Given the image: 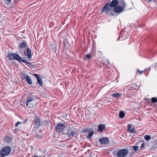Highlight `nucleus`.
Wrapping results in <instances>:
<instances>
[{
  "label": "nucleus",
  "instance_id": "f257e3e1",
  "mask_svg": "<svg viewBox=\"0 0 157 157\" xmlns=\"http://www.w3.org/2000/svg\"><path fill=\"white\" fill-rule=\"evenodd\" d=\"M8 57L9 59L10 60H15L18 61L20 63L21 61L30 65H31L32 64L31 62H29L26 59L20 57L19 55L14 53H9Z\"/></svg>",
  "mask_w": 157,
  "mask_h": 157
},
{
  "label": "nucleus",
  "instance_id": "f03ea898",
  "mask_svg": "<svg viewBox=\"0 0 157 157\" xmlns=\"http://www.w3.org/2000/svg\"><path fill=\"white\" fill-rule=\"evenodd\" d=\"M122 6H117L113 8V11L115 13L119 14L123 11L124 8L126 7V4L124 1H122Z\"/></svg>",
  "mask_w": 157,
  "mask_h": 157
},
{
  "label": "nucleus",
  "instance_id": "7ed1b4c3",
  "mask_svg": "<svg viewBox=\"0 0 157 157\" xmlns=\"http://www.w3.org/2000/svg\"><path fill=\"white\" fill-rule=\"evenodd\" d=\"M21 78H30V77L33 78L34 76H35L36 78H41L40 75L37 74H33L31 73H29V76H28L25 71H23L21 73Z\"/></svg>",
  "mask_w": 157,
  "mask_h": 157
},
{
  "label": "nucleus",
  "instance_id": "20e7f679",
  "mask_svg": "<svg viewBox=\"0 0 157 157\" xmlns=\"http://www.w3.org/2000/svg\"><path fill=\"white\" fill-rule=\"evenodd\" d=\"M11 150V148L10 147L6 146L5 147L1 150L0 153L4 157L9 155L10 154Z\"/></svg>",
  "mask_w": 157,
  "mask_h": 157
},
{
  "label": "nucleus",
  "instance_id": "39448f33",
  "mask_svg": "<svg viewBox=\"0 0 157 157\" xmlns=\"http://www.w3.org/2000/svg\"><path fill=\"white\" fill-rule=\"evenodd\" d=\"M128 153L127 149H123L119 150L117 153V156L118 157H124L126 156Z\"/></svg>",
  "mask_w": 157,
  "mask_h": 157
},
{
  "label": "nucleus",
  "instance_id": "423d86ee",
  "mask_svg": "<svg viewBox=\"0 0 157 157\" xmlns=\"http://www.w3.org/2000/svg\"><path fill=\"white\" fill-rule=\"evenodd\" d=\"M77 132L76 129L73 127L70 128L68 129L67 134L68 136L71 137L76 135Z\"/></svg>",
  "mask_w": 157,
  "mask_h": 157
},
{
  "label": "nucleus",
  "instance_id": "0eeeda50",
  "mask_svg": "<svg viewBox=\"0 0 157 157\" xmlns=\"http://www.w3.org/2000/svg\"><path fill=\"white\" fill-rule=\"evenodd\" d=\"M112 9L109 6V3H107L102 8L101 13H104L105 14H108L109 13V12Z\"/></svg>",
  "mask_w": 157,
  "mask_h": 157
},
{
  "label": "nucleus",
  "instance_id": "6e6552de",
  "mask_svg": "<svg viewBox=\"0 0 157 157\" xmlns=\"http://www.w3.org/2000/svg\"><path fill=\"white\" fill-rule=\"evenodd\" d=\"M65 128L64 124H59L56 126V129L57 132H62Z\"/></svg>",
  "mask_w": 157,
  "mask_h": 157
},
{
  "label": "nucleus",
  "instance_id": "1a4fd4ad",
  "mask_svg": "<svg viewBox=\"0 0 157 157\" xmlns=\"http://www.w3.org/2000/svg\"><path fill=\"white\" fill-rule=\"evenodd\" d=\"M101 144H106L109 143V141L108 138L106 137L102 138L99 140Z\"/></svg>",
  "mask_w": 157,
  "mask_h": 157
},
{
  "label": "nucleus",
  "instance_id": "9d476101",
  "mask_svg": "<svg viewBox=\"0 0 157 157\" xmlns=\"http://www.w3.org/2000/svg\"><path fill=\"white\" fill-rule=\"evenodd\" d=\"M119 2L118 0H113L109 4V5L111 8L112 7L114 8V7L117 6Z\"/></svg>",
  "mask_w": 157,
  "mask_h": 157
},
{
  "label": "nucleus",
  "instance_id": "9b49d317",
  "mask_svg": "<svg viewBox=\"0 0 157 157\" xmlns=\"http://www.w3.org/2000/svg\"><path fill=\"white\" fill-rule=\"evenodd\" d=\"M41 123L40 119L39 118H36L34 120V125L36 128H38L40 126Z\"/></svg>",
  "mask_w": 157,
  "mask_h": 157
},
{
  "label": "nucleus",
  "instance_id": "f8f14e48",
  "mask_svg": "<svg viewBox=\"0 0 157 157\" xmlns=\"http://www.w3.org/2000/svg\"><path fill=\"white\" fill-rule=\"evenodd\" d=\"M33 100V98L31 97H28L26 101V105L29 108H32V106L30 105L29 102H32Z\"/></svg>",
  "mask_w": 157,
  "mask_h": 157
},
{
  "label": "nucleus",
  "instance_id": "ddd939ff",
  "mask_svg": "<svg viewBox=\"0 0 157 157\" xmlns=\"http://www.w3.org/2000/svg\"><path fill=\"white\" fill-rule=\"evenodd\" d=\"M27 56L28 59L30 60L32 58V55L31 50L29 48H27Z\"/></svg>",
  "mask_w": 157,
  "mask_h": 157
},
{
  "label": "nucleus",
  "instance_id": "4468645a",
  "mask_svg": "<svg viewBox=\"0 0 157 157\" xmlns=\"http://www.w3.org/2000/svg\"><path fill=\"white\" fill-rule=\"evenodd\" d=\"M146 70H147V68H145L144 70L143 71H140L138 68H137V70L136 71V75H141V74L144 73V75L146 76H147V75L144 72V71H146Z\"/></svg>",
  "mask_w": 157,
  "mask_h": 157
},
{
  "label": "nucleus",
  "instance_id": "2eb2a0df",
  "mask_svg": "<svg viewBox=\"0 0 157 157\" xmlns=\"http://www.w3.org/2000/svg\"><path fill=\"white\" fill-rule=\"evenodd\" d=\"M105 126L104 124H100L98 126V131H99L101 132H102L103 130L105 129Z\"/></svg>",
  "mask_w": 157,
  "mask_h": 157
},
{
  "label": "nucleus",
  "instance_id": "dca6fc26",
  "mask_svg": "<svg viewBox=\"0 0 157 157\" xmlns=\"http://www.w3.org/2000/svg\"><path fill=\"white\" fill-rule=\"evenodd\" d=\"M132 127V126L131 124H129L127 126V129L128 131L132 133H135L136 132V130L134 128H131Z\"/></svg>",
  "mask_w": 157,
  "mask_h": 157
},
{
  "label": "nucleus",
  "instance_id": "f3484780",
  "mask_svg": "<svg viewBox=\"0 0 157 157\" xmlns=\"http://www.w3.org/2000/svg\"><path fill=\"white\" fill-rule=\"evenodd\" d=\"M26 42L24 40L21 43L20 45V47L21 48H25L26 46Z\"/></svg>",
  "mask_w": 157,
  "mask_h": 157
},
{
  "label": "nucleus",
  "instance_id": "a211bd4d",
  "mask_svg": "<svg viewBox=\"0 0 157 157\" xmlns=\"http://www.w3.org/2000/svg\"><path fill=\"white\" fill-rule=\"evenodd\" d=\"M4 140L6 142L8 143H10L12 140L11 138L8 136H6L4 137Z\"/></svg>",
  "mask_w": 157,
  "mask_h": 157
},
{
  "label": "nucleus",
  "instance_id": "6ab92c4d",
  "mask_svg": "<svg viewBox=\"0 0 157 157\" xmlns=\"http://www.w3.org/2000/svg\"><path fill=\"white\" fill-rule=\"evenodd\" d=\"M94 133V132L93 131H90L88 134V135L87 136V137L88 138H90L92 137Z\"/></svg>",
  "mask_w": 157,
  "mask_h": 157
},
{
  "label": "nucleus",
  "instance_id": "aec40b11",
  "mask_svg": "<svg viewBox=\"0 0 157 157\" xmlns=\"http://www.w3.org/2000/svg\"><path fill=\"white\" fill-rule=\"evenodd\" d=\"M112 95L116 98H119L121 96L120 93H116L113 94Z\"/></svg>",
  "mask_w": 157,
  "mask_h": 157
},
{
  "label": "nucleus",
  "instance_id": "412c9836",
  "mask_svg": "<svg viewBox=\"0 0 157 157\" xmlns=\"http://www.w3.org/2000/svg\"><path fill=\"white\" fill-rule=\"evenodd\" d=\"M125 34V33H122L118 37V40H119V39H121V37H122V36H123L122 37L123 39H126V38L125 36H124Z\"/></svg>",
  "mask_w": 157,
  "mask_h": 157
},
{
  "label": "nucleus",
  "instance_id": "4be33fe9",
  "mask_svg": "<svg viewBox=\"0 0 157 157\" xmlns=\"http://www.w3.org/2000/svg\"><path fill=\"white\" fill-rule=\"evenodd\" d=\"M125 114L123 111H121L119 113V116L121 118H122L124 117Z\"/></svg>",
  "mask_w": 157,
  "mask_h": 157
},
{
  "label": "nucleus",
  "instance_id": "5701e85b",
  "mask_svg": "<svg viewBox=\"0 0 157 157\" xmlns=\"http://www.w3.org/2000/svg\"><path fill=\"white\" fill-rule=\"evenodd\" d=\"M37 82L40 86H42L43 85V82L42 80V79H37Z\"/></svg>",
  "mask_w": 157,
  "mask_h": 157
},
{
  "label": "nucleus",
  "instance_id": "b1692460",
  "mask_svg": "<svg viewBox=\"0 0 157 157\" xmlns=\"http://www.w3.org/2000/svg\"><path fill=\"white\" fill-rule=\"evenodd\" d=\"M151 101L153 103H155L157 102V98H151Z\"/></svg>",
  "mask_w": 157,
  "mask_h": 157
},
{
  "label": "nucleus",
  "instance_id": "393cba45",
  "mask_svg": "<svg viewBox=\"0 0 157 157\" xmlns=\"http://www.w3.org/2000/svg\"><path fill=\"white\" fill-rule=\"evenodd\" d=\"M144 139L146 140H149L151 139V136L149 135H145L144 136Z\"/></svg>",
  "mask_w": 157,
  "mask_h": 157
},
{
  "label": "nucleus",
  "instance_id": "a878e982",
  "mask_svg": "<svg viewBox=\"0 0 157 157\" xmlns=\"http://www.w3.org/2000/svg\"><path fill=\"white\" fill-rule=\"evenodd\" d=\"M139 147L137 146H134L132 148L135 151H136L139 149Z\"/></svg>",
  "mask_w": 157,
  "mask_h": 157
},
{
  "label": "nucleus",
  "instance_id": "bb28decb",
  "mask_svg": "<svg viewBox=\"0 0 157 157\" xmlns=\"http://www.w3.org/2000/svg\"><path fill=\"white\" fill-rule=\"evenodd\" d=\"M86 59H89L92 58V56L90 54H87L86 56Z\"/></svg>",
  "mask_w": 157,
  "mask_h": 157
},
{
  "label": "nucleus",
  "instance_id": "cd10ccee",
  "mask_svg": "<svg viewBox=\"0 0 157 157\" xmlns=\"http://www.w3.org/2000/svg\"><path fill=\"white\" fill-rule=\"evenodd\" d=\"M26 82L30 84H32V82L31 79H26Z\"/></svg>",
  "mask_w": 157,
  "mask_h": 157
},
{
  "label": "nucleus",
  "instance_id": "c85d7f7f",
  "mask_svg": "<svg viewBox=\"0 0 157 157\" xmlns=\"http://www.w3.org/2000/svg\"><path fill=\"white\" fill-rule=\"evenodd\" d=\"M21 124V122L18 121L15 124V126L16 127H17L18 125H19V124Z\"/></svg>",
  "mask_w": 157,
  "mask_h": 157
},
{
  "label": "nucleus",
  "instance_id": "c756f323",
  "mask_svg": "<svg viewBox=\"0 0 157 157\" xmlns=\"http://www.w3.org/2000/svg\"><path fill=\"white\" fill-rule=\"evenodd\" d=\"M144 143H143L141 145V147H140V148H143L144 147Z\"/></svg>",
  "mask_w": 157,
  "mask_h": 157
},
{
  "label": "nucleus",
  "instance_id": "7c9ffc66",
  "mask_svg": "<svg viewBox=\"0 0 157 157\" xmlns=\"http://www.w3.org/2000/svg\"><path fill=\"white\" fill-rule=\"evenodd\" d=\"M29 104H30V105H31V106H32V107L34 106V105H36V104H32L31 102H29Z\"/></svg>",
  "mask_w": 157,
  "mask_h": 157
},
{
  "label": "nucleus",
  "instance_id": "2f4dec72",
  "mask_svg": "<svg viewBox=\"0 0 157 157\" xmlns=\"http://www.w3.org/2000/svg\"><path fill=\"white\" fill-rule=\"evenodd\" d=\"M88 129H83L82 130V132H88Z\"/></svg>",
  "mask_w": 157,
  "mask_h": 157
},
{
  "label": "nucleus",
  "instance_id": "473e14b6",
  "mask_svg": "<svg viewBox=\"0 0 157 157\" xmlns=\"http://www.w3.org/2000/svg\"><path fill=\"white\" fill-rule=\"evenodd\" d=\"M35 136H36V137L37 138H38L39 137H40V136L38 135H36Z\"/></svg>",
  "mask_w": 157,
  "mask_h": 157
},
{
  "label": "nucleus",
  "instance_id": "72a5a7b5",
  "mask_svg": "<svg viewBox=\"0 0 157 157\" xmlns=\"http://www.w3.org/2000/svg\"><path fill=\"white\" fill-rule=\"evenodd\" d=\"M0 157H4L2 154L1 153H0Z\"/></svg>",
  "mask_w": 157,
  "mask_h": 157
},
{
  "label": "nucleus",
  "instance_id": "f704fd0d",
  "mask_svg": "<svg viewBox=\"0 0 157 157\" xmlns=\"http://www.w3.org/2000/svg\"><path fill=\"white\" fill-rule=\"evenodd\" d=\"M111 15H114V13H113L111 12Z\"/></svg>",
  "mask_w": 157,
  "mask_h": 157
},
{
  "label": "nucleus",
  "instance_id": "c9c22d12",
  "mask_svg": "<svg viewBox=\"0 0 157 157\" xmlns=\"http://www.w3.org/2000/svg\"><path fill=\"white\" fill-rule=\"evenodd\" d=\"M32 157H39V156H37V155H36V156H32Z\"/></svg>",
  "mask_w": 157,
  "mask_h": 157
},
{
  "label": "nucleus",
  "instance_id": "e433bc0d",
  "mask_svg": "<svg viewBox=\"0 0 157 157\" xmlns=\"http://www.w3.org/2000/svg\"><path fill=\"white\" fill-rule=\"evenodd\" d=\"M30 146L31 147V148H32V150H33V147H32V146Z\"/></svg>",
  "mask_w": 157,
  "mask_h": 157
},
{
  "label": "nucleus",
  "instance_id": "4c0bfd02",
  "mask_svg": "<svg viewBox=\"0 0 157 157\" xmlns=\"http://www.w3.org/2000/svg\"><path fill=\"white\" fill-rule=\"evenodd\" d=\"M65 46H66L65 44H64V48H65Z\"/></svg>",
  "mask_w": 157,
  "mask_h": 157
},
{
  "label": "nucleus",
  "instance_id": "58836bf2",
  "mask_svg": "<svg viewBox=\"0 0 157 157\" xmlns=\"http://www.w3.org/2000/svg\"><path fill=\"white\" fill-rule=\"evenodd\" d=\"M150 1H151L152 0H149Z\"/></svg>",
  "mask_w": 157,
  "mask_h": 157
},
{
  "label": "nucleus",
  "instance_id": "ea45409f",
  "mask_svg": "<svg viewBox=\"0 0 157 157\" xmlns=\"http://www.w3.org/2000/svg\"><path fill=\"white\" fill-rule=\"evenodd\" d=\"M20 52L21 53V50H20Z\"/></svg>",
  "mask_w": 157,
  "mask_h": 157
}]
</instances>
